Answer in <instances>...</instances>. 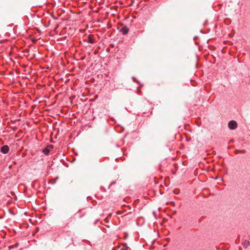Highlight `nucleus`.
I'll list each match as a JSON object with an SVG mask.
<instances>
[{
	"label": "nucleus",
	"mask_w": 250,
	"mask_h": 250,
	"mask_svg": "<svg viewBox=\"0 0 250 250\" xmlns=\"http://www.w3.org/2000/svg\"><path fill=\"white\" fill-rule=\"evenodd\" d=\"M87 42L90 43H94V40L93 38L92 35H89L87 39Z\"/></svg>",
	"instance_id": "obj_4"
},
{
	"label": "nucleus",
	"mask_w": 250,
	"mask_h": 250,
	"mask_svg": "<svg viewBox=\"0 0 250 250\" xmlns=\"http://www.w3.org/2000/svg\"><path fill=\"white\" fill-rule=\"evenodd\" d=\"M228 126L230 129H235L237 126V124L236 121L232 120L229 123Z\"/></svg>",
	"instance_id": "obj_1"
},
{
	"label": "nucleus",
	"mask_w": 250,
	"mask_h": 250,
	"mask_svg": "<svg viewBox=\"0 0 250 250\" xmlns=\"http://www.w3.org/2000/svg\"><path fill=\"white\" fill-rule=\"evenodd\" d=\"M121 32L123 34V35H125L126 34L128 33V29L127 27H123L121 30Z\"/></svg>",
	"instance_id": "obj_3"
},
{
	"label": "nucleus",
	"mask_w": 250,
	"mask_h": 250,
	"mask_svg": "<svg viewBox=\"0 0 250 250\" xmlns=\"http://www.w3.org/2000/svg\"><path fill=\"white\" fill-rule=\"evenodd\" d=\"M116 183V182L115 181H113L108 186V188H110V187H111V186L113 184H115Z\"/></svg>",
	"instance_id": "obj_9"
},
{
	"label": "nucleus",
	"mask_w": 250,
	"mask_h": 250,
	"mask_svg": "<svg viewBox=\"0 0 250 250\" xmlns=\"http://www.w3.org/2000/svg\"><path fill=\"white\" fill-rule=\"evenodd\" d=\"M121 250H127L126 249H125V248H123V249H121Z\"/></svg>",
	"instance_id": "obj_15"
},
{
	"label": "nucleus",
	"mask_w": 250,
	"mask_h": 250,
	"mask_svg": "<svg viewBox=\"0 0 250 250\" xmlns=\"http://www.w3.org/2000/svg\"><path fill=\"white\" fill-rule=\"evenodd\" d=\"M62 21H64L65 20L68 21V18H66V19H64V18H62Z\"/></svg>",
	"instance_id": "obj_10"
},
{
	"label": "nucleus",
	"mask_w": 250,
	"mask_h": 250,
	"mask_svg": "<svg viewBox=\"0 0 250 250\" xmlns=\"http://www.w3.org/2000/svg\"><path fill=\"white\" fill-rule=\"evenodd\" d=\"M132 79H133V81H134V82H138V81H137V80H136L134 77H132Z\"/></svg>",
	"instance_id": "obj_11"
},
{
	"label": "nucleus",
	"mask_w": 250,
	"mask_h": 250,
	"mask_svg": "<svg viewBox=\"0 0 250 250\" xmlns=\"http://www.w3.org/2000/svg\"><path fill=\"white\" fill-rule=\"evenodd\" d=\"M47 147L50 150L51 148H53V146L52 145H49L47 146Z\"/></svg>",
	"instance_id": "obj_8"
},
{
	"label": "nucleus",
	"mask_w": 250,
	"mask_h": 250,
	"mask_svg": "<svg viewBox=\"0 0 250 250\" xmlns=\"http://www.w3.org/2000/svg\"><path fill=\"white\" fill-rule=\"evenodd\" d=\"M249 245V242L248 241H245L243 243V246L245 248H247Z\"/></svg>",
	"instance_id": "obj_6"
},
{
	"label": "nucleus",
	"mask_w": 250,
	"mask_h": 250,
	"mask_svg": "<svg viewBox=\"0 0 250 250\" xmlns=\"http://www.w3.org/2000/svg\"><path fill=\"white\" fill-rule=\"evenodd\" d=\"M53 17L54 20H57L58 19V17H57L54 16V17Z\"/></svg>",
	"instance_id": "obj_12"
},
{
	"label": "nucleus",
	"mask_w": 250,
	"mask_h": 250,
	"mask_svg": "<svg viewBox=\"0 0 250 250\" xmlns=\"http://www.w3.org/2000/svg\"><path fill=\"white\" fill-rule=\"evenodd\" d=\"M50 152V150L47 147L44 148L42 150V152L45 155H48Z\"/></svg>",
	"instance_id": "obj_5"
},
{
	"label": "nucleus",
	"mask_w": 250,
	"mask_h": 250,
	"mask_svg": "<svg viewBox=\"0 0 250 250\" xmlns=\"http://www.w3.org/2000/svg\"><path fill=\"white\" fill-rule=\"evenodd\" d=\"M58 179V177H56L55 179H52V180L51 181L50 183H51V184H55V183H56V182L57 179Z\"/></svg>",
	"instance_id": "obj_7"
},
{
	"label": "nucleus",
	"mask_w": 250,
	"mask_h": 250,
	"mask_svg": "<svg viewBox=\"0 0 250 250\" xmlns=\"http://www.w3.org/2000/svg\"><path fill=\"white\" fill-rule=\"evenodd\" d=\"M241 152H243V153H246V150H241Z\"/></svg>",
	"instance_id": "obj_13"
},
{
	"label": "nucleus",
	"mask_w": 250,
	"mask_h": 250,
	"mask_svg": "<svg viewBox=\"0 0 250 250\" xmlns=\"http://www.w3.org/2000/svg\"><path fill=\"white\" fill-rule=\"evenodd\" d=\"M9 150V147L7 145L3 146L0 148V151L3 154H7Z\"/></svg>",
	"instance_id": "obj_2"
},
{
	"label": "nucleus",
	"mask_w": 250,
	"mask_h": 250,
	"mask_svg": "<svg viewBox=\"0 0 250 250\" xmlns=\"http://www.w3.org/2000/svg\"><path fill=\"white\" fill-rule=\"evenodd\" d=\"M238 150H236V151H235V153L236 154H237V153H238Z\"/></svg>",
	"instance_id": "obj_14"
}]
</instances>
